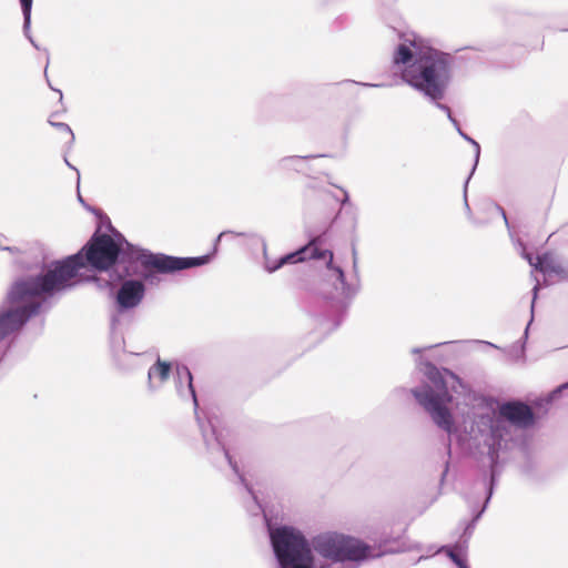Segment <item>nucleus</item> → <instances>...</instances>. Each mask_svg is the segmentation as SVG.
Returning <instances> with one entry per match:
<instances>
[{
  "mask_svg": "<svg viewBox=\"0 0 568 568\" xmlns=\"http://www.w3.org/2000/svg\"><path fill=\"white\" fill-rule=\"evenodd\" d=\"M394 63L404 64L402 78L409 85L433 100H440L450 79V67L446 55L432 50H412L399 44L394 53Z\"/></svg>",
  "mask_w": 568,
  "mask_h": 568,
  "instance_id": "nucleus-1",
  "label": "nucleus"
},
{
  "mask_svg": "<svg viewBox=\"0 0 568 568\" xmlns=\"http://www.w3.org/2000/svg\"><path fill=\"white\" fill-rule=\"evenodd\" d=\"M290 164H291V163H290V161H288L287 163H285L284 169H286V170H292V169H294V168H293V166H291Z\"/></svg>",
  "mask_w": 568,
  "mask_h": 568,
  "instance_id": "nucleus-19",
  "label": "nucleus"
},
{
  "mask_svg": "<svg viewBox=\"0 0 568 568\" xmlns=\"http://www.w3.org/2000/svg\"><path fill=\"white\" fill-rule=\"evenodd\" d=\"M447 555L459 568H469L460 550L449 549L447 550Z\"/></svg>",
  "mask_w": 568,
  "mask_h": 568,
  "instance_id": "nucleus-14",
  "label": "nucleus"
},
{
  "mask_svg": "<svg viewBox=\"0 0 568 568\" xmlns=\"http://www.w3.org/2000/svg\"><path fill=\"white\" fill-rule=\"evenodd\" d=\"M121 247L109 234L95 232L90 241L77 254L54 264L44 275H52L55 291H61L72 284V280L83 267L90 266L97 271H108L118 261Z\"/></svg>",
  "mask_w": 568,
  "mask_h": 568,
  "instance_id": "nucleus-3",
  "label": "nucleus"
},
{
  "mask_svg": "<svg viewBox=\"0 0 568 568\" xmlns=\"http://www.w3.org/2000/svg\"><path fill=\"white\" fill-rule=\"evenodd\" d=\"M369 555L371 547L368 545L357 538L345 536L338 561H359L368 558Z\"/></svg>",
  "mask_w": 568,
  "mask_h": 568,
  "instance_id": "nucleus-11",
  "label": "nucleus"
},
{
  "mask_svg": "<svg viewBox=\"0 0 568 568\" xmlns=\"http://www.w3.org/2000/svg\"><path fill=\"white\" fill-rule=\"evenodd\" d=\"M207 256L201 257H173L163 254L144 255L141 265L144 270V277L149 278L153 272L168 274L175 271L200 266L207 262Z\"/></svg>",
  "mask_w": 568,
  "mask_h": 568,
  "instance_id": "nucleus-6",
  "label": "nucleus"
},
{
  "mask_svg": "<svg viewBox=\"0 0 568 568\" xmlns=\"http://www.w3.org/2000/svg\"><path fill=\"white\" fill-rule=\"evenodd\" d=\"M51 124L57 125L60 129V131L65 132L67 134L72 135V132H71L69 125H67L64 123H53V122H51Z\"/></svg>",
  "mask_w": 568,
  "mask_h": 568,
  "instance_id": "nucleus-18",
  "label": "nucleus"
},
{
  "mask_svg": "<svg viewBox=\"0 0 568 568\" xmlns=\"http://www.w3.org/2000/svg\"><path fill=\"white\" fill-rule=\"evenodd\" d=\"M344 537L339 534H323L313 539V547L324 558L338 561Z\"/></svg>",
  "mask_w": 568,
  "mask_h": 568,
  "instance_id": "nucleus-10",
  "label": "nucleus"
},
{
  "mask_svg": "<svg viewBox=\"0 0 568 568\" xmlns=\"http://www.w3.org/2000/svg\"><path fill=\"white\" fill-rule=\"evenodd\" d=\"M20 2H21L23 16H24V21H26V23H29L30 16H31L32 0H20Z\"/></svg>",
  "mask_w": 568,
  "mask_h": 568,
  "instance_id": "nucleus-16",
  "label": "nucleus"
},
{
  "mask_svg": "<svg viewBox=\"0 0 568 568\" xmlns=\"http://www.w3.org/2000/svg\"><path fill=\"white\" fill-rule=\"evenodd\" d=\"M530 264L532 265L531 262ZM534 267L541 273H559L561 271V267L559 265H555L551 257L547 254L538 256Z\"/></svg>",
  "mask_w": 568,
  "mask_h": 568,
  "instance_id": "nucleus-13",
  "label": "nucleus"
},
{
  "mask_svg": "<svg viewBox=\"0 0 568 568\" xmlns=\"http://www.w3.org/2000/svg\"><path fill=\"white\" fill-rule=\"evenodd\" d=\"M270 538L282 568H287L298 559L313 556L312 549L304 535L291 526L270 529Z\"/></svg>",
  "mask_w": 568,
  "mask_h": 568,
  "instance_id": "nucleus-4",
  "label": "nucleus"
},
{
  "mask_svg": "<svg viewBox=\"0 0 568 568\" xmlns=\"http://www.w3.org/2000/svg\"><path fill=\"white\" fill-rule=\"evenodd\" d=\"M185 372H186V376H187V379H189V388L191 390V394H192L194 400H196L195 390H194L193 383H192V379H193L192 378V374L186 368H185Z\"/></svg>",
  "mask_w": 568,
  "mask_h": 568,
  "instance_id": "nucleus-17",
  "label": "nucleus"
},
{
  "mask_svg": "<svg viewBox=\"0 0 568 568\" xmlns=\"http://www.w3.org/2000/svg\"><path fill=\"white\" fill-rule=\"evenodd\" d=\"M52 275L27 276L10 287L6 308L0 312V342L19 331L30 317L38 314L42 302L55 291Z\"/></svg>",
  "mask_w": 568,
  "mask_h": 568,
  "instance_id": "nucleus-2",
  "label": "nucleus"
},
{
  "mask_svg": "<svg viewBox=\"0 0 568 568\" xmlns=\"http://www.w3.org/2000/svg\"><path fill=\"white\" fill-rule=\"evenodd\" d=\"M322 242L321 236L313 239L300 250L281 257L273 267H268V271L274 272L285 264H295L306 260H325L326 266L333 268V252L324 248Z\"/></svg>",
  "mask_w": 568,
  "mask_h": 568,
  "instance_id": "nucleus-7",
  "label": "nucleus"
},
{
  "mask_svg": "<svg viewBox=\"0 0 568 568\" xmlns=\"http://www.w3.org/2000/svg\"><path fill=\"white\" fill-rule=\"evenodd\" d=\"M314 567V558L310 556L305 559H298L295 562H292L287 568H313Z\"/></svg>",
  "mask_w": 568,
  "mask_h": 568,
  "instance_id": "nucleus-15",
  "label": "nucleus"
},
{
  "mask_svg": "<svg viewBox=\"0 0 568 568\" xmlns=\"http://www.w3.org/2000/svg\"><path fill=\"white\" fill-rule=\"evenodd\" d=\"M499 415L513 425L526 428L534 423V412L525 403L507 402L499 406Z\"/></svg>",
  "mask_w": 568,
  "mask_h": 568,
  "instance_id": "nucleus-9",
  "label": "nucleus"
},
{
  "mask_svg": "<svg viewBox=\"0 0 568 568\" xmlns=\"http://www.w3.org/2000/svg\"><path fill=\"white\" fill-rule=\"evenodd\" d=\"M170 363L163 362L159 358L156 363L149 369V382H151L153 376L158 377L160 382H165L170 376Z\"/></svg>",
  "mask_w": 568,
  "mask_h": 568,
  "instance_id": "nucleus-12",
  "label": "nucleus"
},
{
  "mask_svg": "<svg viewBox=\"0 0 568 568\" xmlns=\"http://www.w3.org/2000/svg\"><path fill=\"white\" fill-rule=\"evenodd\" d=\"M145 295V285L139 280L124 281L116 293V304L121 310L136 307Z\"/></svg>",
  "mask_w": 568,
  "mask_h": 568,
  "instance_id": "nucleus-8",
  "label": "nucleus"
},
{
  "mask_svg": "<svg viewBox=\"0 0 568 568\" xmlns=\"http://www.w3.org/2000/svg\"><path fill=\"white\" fill-rule=\"evenodd\" d=\"M413 394L434 423L450 434L454 429V418L447 404L452 402V395L446 389L443 393H435L430 388L423 392L413 390Z\"/></svg>",
  "mask_w": 568,
  "mask_h": 568,
  "instance_id": "nucleus-5",
  "label": "nucleus"
}]
</instances>
